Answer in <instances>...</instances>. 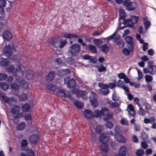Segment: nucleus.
<instances>
[{
	"instance_id": "nucleus-43",
	"label": "nucleus",
	"mask_w": 156,
	"mask_h": 156,
	"mask_svg": "<svg viewBox=\"0 0 156 156\" xmlns=\"http://www.w3.org/2000/svg\"><path fill=\"white\" fill-rule=\"evenodd\" d=\"M144 151L142 149L138 150L136 152V155L137 156H143L144 154Z\"/></svg>"
},
{
	"instance_id": "nucleus-63",
	"label": "nucleus",
	"mask_w": 156,
	"mask_h": 156,
	"mask_svg": "<svg viewBox=\"0 0 156 156\" xmlns=\"http://www.w3.org/2000/svg\"><path fill=\"white\" fill-rule=\"evenodd\" d=\"M126 76L124 73H119L118 75V77L121 79H124Z\"/></svg>"
},
{
	"instance_id": "nucleus-18",
	"label": "nucleus",
	"mask_w": 156,
	"mask_h": 156,
	"mask_svg": "<svg viewBox=\"0 0 156 156\" xmlns=\"http://www.w3.org/2000/svg\"><path fill=\"white\" fill-rule=\"evenodd\" d=\"M73 104L77 108L79 109L83 108L84 106L83 103L79 101H75Z\"/></svg>"
},
{
	"instance_id": "nucleus-17",
	"label": "nucleus",
	"mask_w": 156,
	"mask_h": 156,
	"mask_svg": "<svg viewBox=\"0 0 156 156\" xmlns=\"http://www.w3.org/2000/svg\"><path fill=\"white\" fill-rule=\"evenodd\" d=\"M8 58H2L0 61V65L2 67H5L8 66L9 64V61Z\"/></svg>"
},
{
	"instance_id": "nucleus-2",
	"label": "nucleus",
	"mask_w": 156,
	"mask_h": 156,
	"mask_svg": "<svg viewBox=\"0 0 156 156\" xmlns=\"http://www.w3.org/2000/svg\"><path fill=\"white\" fill-rule=\"evenodd\" d=\"M13 52L12 48L10 44L6 45L3 49V55L9 58Z\"/></svg>"
},
{
	"instance_id": "nucleus-31",
	"label": "nucleus",
	"mask_w": 156,
	"mask_h": 156,
	"mask_svg": "<svg viewBox=\"0 0 156 156\" xmlns=\"http://www.w3.org/2000/svg\"><path fill=\"white\" fill-rule=\"evenodd\" d=\"M0 95L1 97L5 103L9 104V98H8L4 94L1 93Z\"/></svg>"
},
{
	"instance_id": "nucleus-52",
	"label": "nucleus",
	"mask_w": 156,
	"mask_h": 156,
	"mask_svg": "<svg viewBox=\"0 0 156 156\" xmlns=\"http://www.w3.org/2000/svg\"><path fill=\"white\" fill-rule=\"evenodd\" d=\"M122 135V134L120 133L119 132H117L116 133L114 134V137L115 139L118 141Z\"/></svg>"
},
{
	"instance_id": "nucleus-35",
	"label": "nucleus",
	"mask_w": 156,
	"mask_h": 156,
	"mask_svg": "<svg viewBox=\"0 0 156 156\" xmlns=\"http://www.w3.org/2000/svg\"><path fill=\"white\" fill-rule=\"evenodd\" d=\"M116 44L120 48H122L125 46V43L124 41L121 39L118 41V42L116 43Z\"/></svg>"
},
{
	"instance_id": "nucleus-53",
	"label": "nucleus",
	"mask_w": 156,
	"mask_h": 156,
	"mask_svg": "<svg viewBox=\"0 0 156 156\" xmlns=\"http://www.w3.org/2000/svg\"><path fill=\"white\" fill-rule=\"evenodd\" d=\"M141 135L142 137V140L147 141V138L148 137V135L144 132L142 133Z\"/></svg>"
},
{
	"instance_id": "nucleus-14",
	"label": "nucleus",
	"mask_w": 156,
	"mask_h": 156,
	"mask_svg": "<svg viewBox=\"0 0 156 156\" xmlns=\"http://www.w3.org/2000/svg\"><path fill=\"white\" fill-rule=\"evenodd\" d=\"M126 42L130 46L134 47L133 39L132 37L130 36H126L125 38Z\"/></svg>"
},
{
	"instance_id": "nucleus-41",
	"label": "nucleus",
	"mask_w": 156,
	"mask_h": 156,
	"mask_svg": "<svg viewBox=\"0 0 156 156\" xmlns=\"http://www.w3.org/2000/svg\"><path fill=\"white\" fill-rule=\"evenodd\" d=\"M49 87L48 88L49 90L51 91H54L56 90V86L52 83H51L48 85L47 87Z\"/></svg>"
},
{
	"instance_id": "nucleus-10",
	"label": "nucleus",
	"mask_w": 156,
	"mask_h": 156,
	"mask_svg": "<svg viewBox=\"0 0 156 156\" xmlns=\"http://www.w3.org/2000/svg\"><path fill=\"white\" fill-rule=\"evenodd\" d=\"M122 88L126 92L125 94L127 96L128 99L129 101L132 100L133 98V95L130 93V91L129 88L126 86H124L122 87Z\"/></svg>"
},
{
	"instance_id": "nucleus-39",
	"label": "nucleus",
	"mask_w": 156,
	"mask_h": 156,
	"mask_svg": "<svg viewBox=\"0 0 156 156\" xmlns=\"http://www.w3.org/2000/svg\"><path fill=\"white\" fill-rule=\"evenodd\" d=\"M0 86L1 88L3 90H6L9 88V84L6 82L1 83Z\"/></svg>"
},
{
	"instance_id": "nucleus-26",
	"label": "nucleus",
	"mask_w": 156,
	"mask_h": 156,
	"mask_svg": "<svg viewBox=\"0 0 156 156\" xmlns=\"http://www.w3.org/2000/svg\"><path fill=\"white\" fill-rule=\"evenodd\" d=\"M119 20H125L126 15L125 11L124 9H121L119 11Z\"/></svg>"
},
{
	"instance_id": "nucleus-48",
	"label": "nucleus",
	"mask_w": 156,
	"mask_h": 156,
	"mask_svg": "<svg viewBox=\"0 0 156 156\" xmlns=\"http://www.w3.org/2000/svg\"><path fill=\"white\" fill-rule=\"evenodd\" d=\"M120 99V98L117 96L116 92L113 93L112 95V100L113 101H119Z\"/></svg>"
},
{
	"instance_id": "nucleus-1",
	"label": "nucleus",
	"mask_w": 156,
	"mask_h": 156,
	"mask_svg": "<svg viewBox=\"0 0 156 156\" xmlns=\"http://www.w3.org/2000/svg\"><path fill=\"white\" fill-rule=\"evenodd\" d=\"M81 48L80 44L75 43L68 48V52L70 53L72 56H75L80 51Z\"/></svg>"
},
{
	"instance_id": "nucleus-5",
	"label": "nucleus",
	"mask_w": 156,
	"mask_h": 156,
	"mask_svg": "<svg viewBox=\"0 0 156 156\" xmlns=\"http://www.w3.org/2000/svg\"><path fill=\"white\" fill-rule=\"evenodd\" d=\"M110 138L105 133H102L99 136V140L102 144L107 143Z\"/></svg>"
},
{
	"instance_id": "nucleus-34",
	"label": "nucleus",
	"mask_w": 156,
	"mask_h": 156,
	"mask_svg": "<svg viewBox=\"0 0 156 156\" xmlns=\"http://www.w3.org/2000/svg\"><path fill=\"white\" fill-rule=\"evenodd\" d=\"M28 99L27 94L25 93L22 94L19 98L20 101H26Z\"/></svg>"
},
{
	"instance_id": "nucleus-61",
	"label": "nucleus",
	"mask_w": 156,
	"mask_h": 156,
	"mask_svg": "<svg viewBox=\"0 0 156 156\" xmlns=\"http://www.w3.org/2000/svg\"><path fill=\"white\" fill-rule=\"evenodd\" d=\"M127 108L128 110H127L129 113L130 112V111L132 112L135 110L133 105L131 104L128 105Z\"/></svg>"
},
{
	"instance_id": "nucleus-58",
	"label": "nucleus",
	"mask_w": 156,
	"mask_h": 156,
	"mask_svg": "<svg viewBox=\"0 0 156 156\" xmlns=\"http://www.w3.org/2000/svg\"><path fill=\"white\" fill-rule=\"evenodd\" d=\"M28 156H35V152L31 149H29L27 152Z\"/></svg>"
},
{
	"instance_id": "nucleus-22",
	"label": "nucleus",
	"mask_w": 156,
	"mask_h": 156,
	"mask_svg": "<svg viewBox=\"0 0 156 156\" xmlns=\"http://www.w3.org/2000/svg\"><path fill=\"white\" fill-rule=\"evenodd\" d=\"M143 22L145 30L148 29L151 25V23L150 21L147 20L146 18H143Z\"/></svg>"
},
{
	"instance_id": "nucleus-60",
	"label": "nucleus",
	"mask_w": 156,
	"mask_h": 156,
	"mask_svg": "<svg viewBox=\"0 0 156 156\" xmlns=\"http://www.w3.org/2000/svg\"><path fill=\"white\" fill-rule=\"evenodd\" d=\"M84 37L86 41H88L89 43H90L94 38L93 37H89L86 35L84 36Z\"/></svg>"
},
{
	"instance_id": "nucleus-37",
	"label": "nucleus",
	"mask_w": 156,
	"mask_h": 156,
	"mask_svg": "<svg viewBox=\"0 0 156 156\" xmlns=\"http://www.w3.org/2000/svg\"><path fill=\"white\" fill-rule=\"evenodd\" d=\"M130 19H131V22H133L134 23L136 24L138 22L139 18L138 16L132 15L130 16Z\"/></svg>"
},
{
	"instance_id": "nucleus-6",
	"label": "nucleus",
	"mask_w": 156,
	"mask_h": 156,
	"mask_svg": "<svg viewBox=\"0 0 156 156\" xmlns=\"http://www.w3.org/2000/svg\"><path fill=\"white\" fill-rule=\"evenodd\" d=\"M55 76V71H50L47 75L45 80L48 83H50L53 81Z\"/></svg>"
},
{
	"instance_id": "nucleus-50",
	"label": "nucleus",
	"mask_w": 156,
	"mask_h": 156,
	"mask_svg": "<svg viewBox=\"0 0 156 156\" xmlns=\"http://www.w3.org/2000/svg\"><path fill=\"white\" fill-rule=\"evenodd\" d=\"M63 96L64 97L69 98L71 101H75V100L74 98L72 97L71 94H66V93H65Z\"/></svg>"
},
{
	"instance_id": "nucleus-7",
	"label": "nucleus",
	"mask_w": 156,
	"mask_h": 156,
	"mask_svg": "<svg viewBox=\"0 0 156 156\" xmlns=\"http://www.w3.org/2000/svg\"><path fill=\"white\" fill-rule=\"evenodd\" d=\"M2 37L4 41H10L12 37V33L8 30L4 31L2 34Z\"/></svg>"
},
{
	"instance_id": "nucleus-19",
	"label": "nucleus",
	"mask_w": 156,
	"mask_h": 156,
	"mask_svg": "<svg viewBox=\"0 0 156 156\" xmlns=\"http://www.w3.org/2000/svg\"><path fill=\"white\" fill-rule=\"evenodd\" d=\"M21 148L22 151H25L27 150L26 147L28 145V142L26 139H23L22 140L21 143Z\"/></svg>"
},
{
	"instance_id": "nucleus-64",
	"label": "nucleus",
	"mask_w": 156,
	"mask_h": 156,
	"mask_svg": "<svg viewBox=\"0 0 156 156\" xmlns=\"http://www.w3.org/2000/svg\"><path fill=\"white\" fill-rule=\"evenodd\" d=\"M107 122L106 124V126L107 128L109 129H111L113 126V123L111 122L106 121Z\"/></svg>"
},
{
	"instance_id": "nucleus-56",
	"label": "nucleus",
	"mask_w": 156,
	"mask_h": 156,
	"mask_svg": "<svg viewBox=\"0 0 156 156\" xmlns=\"http://www.w3.org/2000/svg\"><path fill=\"white\" fill-rule=\"evenodd\" d=\"M67 43V41L66 40H65L63 41H62L60 43V44L59 45V48L61 49L63 48L64 46Z\"/></svg>"
},
{
	"instance_id": "nucleus-36",
	"label": "nucleus",
	"mask_w": 156,
	"mask_h": 156,
	"mask_svg": "<svg viewBox=\"0 0 156 156\" xmlns=\"http://www.w3.org/2000/svg\"><path fill=\"white\" fill-rule=\"evenodd\" d=\"M101 111L102 116H105L109 112L108 108L106 107H102Z\"/></svg>"
},
{
	"instance_id": "nucleus-23",
	"label": "nucleus",
	"mask_w": 156,
	"mask_h": 156,
	"mask_svg": "<svg viewBox=\"0 0 156 156\" xmlns=\"http://www.w3.org/2000/svg\"><path fill=\"white\" fill-rule=\"evenodd\" d=\"M99 48H101V50L105 54H107L109 52V48L106 44L103 45Z\"/></svg>"
},
{
	"instance_id": "nucleus-33",
	"label": "nucleus",
	"mask_w": 156,
	"mask_h": 156,
	"mask_svg": "<svg viewBox=\"0 0 156 156\" xmlns=\"http://www.w3.org/2000/svg\"><path fill=\"white\" fill-rule=\"evenodd\" d=\"M103 126L101 125H99L97 126L95 129V133L97 134H101L102 132Z\"/></svg>"
},
{
	"instance_id": "nucleus-57",
	"label": "nucleus",
	"mask_w": 156,
	"mask_h": 156,
	"mask_svg": "<svg viewBox=\"0 0 156 156\" xmlns=\"http://www.w3.org/2000/svg\"><path fill=\"white\" fill-rule=\"evenodd\" d=\"M147 141H143L141 143V146L142 148L146 149L148 147V144L147 143Z\"/></svg>"
},
{
	"instance_id": "nucleus-30",
	"label": "nucleus",
	"mask_w": 156,
	"mask_h": 156,
	"mask_svg": "<svg viewBox=\"0 0 156 156\" xmlns=\"http://www.w3.org/2000/svg\"><path fill=\"white\" fill-rule=\"evenodd\" d=\"M24 117L25 119L27 121H30V124L31 125L33 122V119L30 114H26Z\"/></svg>"
},
{
	"instance_id": "nucleus-62",
	"label": "nucleus",
	"mask_w": 156,
	"mask_h": 156,
	"mask_svg": "<svg viewBox=\"0 0 156 156\" xmlns=\"http://www.w3.org/2000/svg\"><path fill=\"white\" fill-rule=\"evenodd\" d=\"M145 111L142 107H140L138 112L139 114L141 115L144 116L145 115Z\"/></svg>"
},
{
	"instance_id": "nucleus-38",
	"label": "nucleus",
	"mask_w": 156,
	"mask_h": 156,
	"mask_svg": "<svg viewBox=\"0 0 156 156\" xmlns=\"http://www.w3.org/2000/svg\"><path fill=\"white\" fill-rule=\"evenodd\" d=\"M15 69V68L13 65H12L8 67L7 71L9 73H12L14 75V70Z\"/></svg>"
},
{
	"instance_id": "nucleus-55",
	"label": "nucleus",
	"mask_w": 156,
	"mask_h": 156,
	"mask_svg": "<svg viewBox=\"0 0 156 156\" xmlns=\"http://www.w3.org/2000/svg\"><path fill=\"white\" fill-rule=\"evenodd\" d=\"M48 43L51 45L55 46V45L56 44L53 37L51 38L48 40Z\"/></svg>"
},
{
	"instance_id": "nucleus-44",
	"label": "nucleus",
	"mask_w": 156,
	"mask_h": 156,
	"mask_svg": "<svg viewBox=\"0 0 156 156\" xmlns=\"http://www.w3.org/2000/svg\"><path fill=\"white\" fill-rule=\"evenodd\" d=\"M106 116V117L104 118V119L105 121H108V120L113 118V115L112 114H109L108 113Z\"/></svg>"
},
{
	"instance_id": "nucleus-45",
	"label": "nucleus",
	"mask_w": 156,
	"mask_h": 156,
	"mask_svg": "<svg viewBox=\"0 0 156 156\" xmlns=\"http://www.w3.org/2000/svg\"><path fill=\"white\" fill-rule=\"evenodd\" d=\"M145 78L146 82L148 83L151 82L153 79L152 76L148 75L145 76Z\"/></svg>"
},
{
	"instance_id": "nucleus-32",
	"label": "nucleus",
	"mask_w": 156,
	"mask_h": 156,
	"mask_svg": "<svg viewBox=\"0 0 156 156\" xmlns=\"http://www.w3.org/2000/svg\"><path fill=\"white\" fill-rule=\"evenodd\" d=\"M94 113H95V115L93 113V118H101L102 116L101 110L100 111L99 109L96 110Z\"/></svg>"
},
{
	"instance_id": "nucleus-9",
	"label": "nucleus",
	"mask_w": 156,
	"mask_h": 156,
	"mask_svg": "<svg viewBox=\"0 0 156 156\" xmlns=\"http://www.w3.org/2000/svg\"><path fill=\"white\" fill-rule=\"evenodd\" d=\"M15 82H19L20 86H21V87L25 89H27L29 88V84L26 81L23 80L19 81V79H16Z\"/></svg>"
},
{
	"instance_id": "nucleus-3",
	"label": "nucleus",
	"mask_w": 156,
	"mask_h": 156,
	"mask_svg": "<svg viewBox=\"0 0 156 156\" xmlns=\"http://www.w3.org/2000/svg\"><path fill=\"white\" fill-rule=\"evenodd\" d=\"M136 3L135 2H129L125 6L126 10L129 11H133L136 14H138V11L136 10Z\"/></svg>"
},
{
	"instance_id": "nucleus-8",
	"label": "nucleus",
	"mask_w": 156,
	"mask_h": 156,
	"mask_svg": "<svg viewBox=\"0 0 156 156\" xmlns=\"http://www.w3.org/2000/svg\"><path fill=\"white\" fill-rule=\"evenodd\" d=\"M84 115L88 119H90L93 118V113L92 111L89 109H85L84 111Z\"/></svg>"
},
{
	"instance_id": "nucleus-24",
	"label": "nucleus",
	"mask_w": 156,
	"mask_h": 156,
	"mask_svg": "<svg viewBox=\"0 0 156 156\" xmlns=\"http://www.w3.org/2000/svg\"><path fill=\"white\" fill-rule=\"evenodd\" d=\"M30 105L27 103L24 104L22 106V110L25 112H28L30 109Z\"/></svg>"
},
{
	"instance_id": "nucleus-40",
	"label": "nucleus",
	"mask_w": 156,
	"mask_h": 156,
	"mask_svg": "<svg viewBox=\"0 0 156 156\" xmlns=\"http://www.w3.org/2000/svg\"><path fill=\"white\" fill-rule=\"evenodd\" d=\"M22 70V68L20 65H18L17 66L16 68L14 70V75L16 76L17 74L21 72Z\"/></svg>"
},
{
	"instance_id": "nucleus-25",
	"label": "nucleus",
	"mask_w": 156,
	"mask_h": 156,
	"mask_svg": "<svg viewBox=\"0 0 156 156\" xmlns=\"http://www.w3.org/2000/svg\"><path fill=\"white\" fill-rule=\"evenodd\" d=\"M10 88L14 91H17L20 88V85L15 82H13L10 85Z\"/></svg>"
},
{
	"instance_id": "nucleus-11",
	"label": "nucleus",
	"mask_w": 156,
	"mask_h": 156,
	"mask_svg": "<svg viewBox=\"0 0 156 156\" xmlns=\"http://www.w3.org/2000/svg\"><path fill=\"white\" fill-rule=\"evenodd\" d=\"M128 48L129 49L127 48H125L122 50V53L125 55H129L130 53L133 51L134 50V47L127 46Z\"/></svg>"
},
{
	"instance_id": "nucleus-42",
	"label": "nucleus",
	"mask_w": 156,
	"mask_h": 156,
	"mask_svg": "<svg viewBox=\"0 0 156 156\" xmlns=\"http://www.w3.org/2000/svg\"><path fill=\"white\" fill-rule=\"evenodd\" d=\"M98 86L102 89H107L108 88L109 85L107 84H104L102 83H100L98 84Z\"/></svg>"
},
{
	"instance_id": "nucleus-13",
	"label": "nucleus",
	"mask_w": 156,
	"mask_h": 156,
	"mask_svg": "<svg viewBox=\"0 0 156 156\" xmlns=\"http://www.w3.org/2000/svg\"><path fill=\"white\" fill-rule=\"evenodd\" d=\"M67 86L69 89H71L74 87L76 85V81L75 79L72 78L69 80L67 82Z\"/></svg>"
},
{
	"instance_id": "nucleus-12",
	"label": "nucleus",
	"mask_w": 156,
	"mask_h": 156,
	"mask_svg": "<svg viewBox=\"0 0 156 156\" xmlns=\"http://www.w3.org/2000/svg\"><path fill=\"white\" fill-rule=\"evenodd\" d=\"M127 151L126 147L125 146H122L119 148L118 153L120 156H126Z\"/></svg>"
},
{
	"instance_id": "nucleus-54",
	"label": "nucleus",
	"mask_w": 156,
	"mask_h": 156,
	"mask_svg": "<svg viewBox=\"0 0 156 156\" xmlns=\"http://www.w3.org/2000/svg\"><path fill=\"white\" fill-rule=\"evenodd\" d=\"M118 142L121 143H125L126 142V139L123 135H122Z\"/></svg>"
},
{
	"instance_id": "nucleus-27",
	"label": "nucleus",
	"mask_w": 156,
	"mask_h": 156,
	"mask_svg": "<svg viewBox=\"0 0 156 156\" xmlns=\"http://www.w3.org/2000/svg\"><path fill=\"white\" fill-rule=\"evenodd\" d=\"M95 67L97 68L98 71L100 73L105 72L106 71V67L104 66L102 64L97 66Z\"/></svg>"
},
{
	"instance_id": "nucleus-46",
	"label": "nucleus",
	"mask_w": 156,
	"mask_h": 156,
	"mask_svg": "<svg viewBox=\"0 0 156 156\" xmlns=\"http://www.w3.org/2000/svg\"><path fill=\"white\" fill-rule=\"evenodd\" d=\"M16 108H17L18 106H16ZM11 113L14 115L20 112V110L16 108L15 107H12L11 109Z\"/></svg>"
},
{
	"instance_id": "nucleus-59",
	"label": "nucleus",
	"mask_w": 156,
	"mask_h": 156,
	"mask_svg": "<svg viewBox=\"0 0 156 156\" xmlns=\"http://www.w3.org/2000/svg\"><path fill=\"white\" fill-rule=\"evenodd\" d=\"M8 58L16 61L18 60V56L16 55H13L12 56L11 55L10 57Z\"/></svg>"
},
{
	"instance_id": "nucleus-47",
	"label": "nucleus",
	"mask_w": 156,
	"mask_h": 156,
	"mask_svg": "<svg viewBox=\"0 0 156 156\" xmlns=\"http://www.w3.org/2000/svg\"><path fill=\"white\" fill-rule=\"evenodd\" d=\"M136 69L137 71L138 77L137 80H141L143 78V74L142 72L140 71L138 68H136Z\"/></svg>"
},
{
	"instance_id": "nucleus-49",
	"label": "nucleus",
	"mask_w": 156,
	"mask_h": 156,
	"mask_svg": "<svg viewBox=\"0 0 156 156\" xmlns=\"http://www.w3.org/2000/svg\"><path fill=\"white\" fill-rule=\"evenodd\" d=\"M8 77V76L4 73H0V80H5Z\"/></svg>"
},
{
	"instance_id": "nucleus-4",
	"label": "nucleus",
	"mask_w": 156,
	"mask_h": 156,
	"mask_svg": "<svg viewBox=\"0 0 156 156\" xmlns=\"http://www.w3.org/2000/svg\"><path fill=\"white\" fill-rule=\"evenodd\" d=\"M40 137L37 134H33L29 136V142L32 145L37 144L39 142Z\"/></svg>"
},
{
	"instance_id": "nucleus-28",
	"label": "nucleus",
	"mask_w": 156,
	"mask_h": 156,
	"mask_svg": "<svg viewBox=\"0 0 156 156\" xmlns=\"http://www.w3.org/2000/svg\"><path fill=\"white\" fill-rule=\"evenodd\" d=\"M26 124L24 122H22L16 126V129L18 130L22 131L26 127Z\"/></svg>"
},
{
	"instance_id": "nucleus-15",
	"label": "nucleus",
	"mask_w": 156,
	"mask_h": 156,
	"mask_svg": "<svg viewBox=\"0 0 156 156\" xmlns=\"http://www.w3.org/2000/svg\"><path fill=\"white\" fill-rule=\"evenodd\" d=\"M85 49L90 51L92 53H97V49L95 46L92 44H89L88 46H87Z\"/></svg>"
},
{
	"instance_id": "nucleus-16",
	"label": "nucleus",
	"mask_w": 156,
	"mask_h": 156,
	"mask_svg": "<svg viewBox=\"0 0 156 156\" xmlns=\"http://www.w3.org/2000/svg\"><path fill=\"white\" fill-rule=\"evenodd\" d=\"M89 98L91 105L92 107L94 108L97 107L98 104L97 99L96 98H92L91 97H89Z\"/></svg>"
},
{
	"instance_id": "nucleus-51",
	"label": "nucleus",
	"mask_w": 156,
	"mask_h": 156,
	"mask_svg": "<svg viewBox=\"0 0 156 156\" xmlns=\"http://www.w3.org/2000/svg\"><path fill=\"white\" fill-rule=\"evenodd\" d=\"M64 71L63 69L59 70L57 72V74L59 76H63L65 75Z\"/></svg>"
},
{
	"instance_id": "nucleus-29",
	"label": "nucleus",
	"mask_w": 156,
	"mask_h": 156,
	"mask_svg": "<svg viewBox=\"0 0 156 156\" xmlns=\"http://www.w3.org/2000/svg\"><path fill=\"white\" fill-rule=\"evenodd\" d=\"M93 41L94 43L96 45L98 48L100 47L99 46H100L103 43L102 41V39H101V38H95L93 40Z\"/></svg>"
},
{
	"instance_id": "nucleus-21",
	"label": "nucleus",
	"mask_w": 156,
	"mask_h": 156,
	"mask_svg": "<svg viewBox=\"0 0 156 156\" xmlns=\"http://www.w3.org/2000/svg\"><path fill=\"white\" fill-rule=\"evenodd\" d=\"M101 150L104 152L108 153L109 149V146L107 143L102 144L100 146Z\"/></svg>"
},
{
	"instance_id": "nucleus-20",
	"label": "nucleus",
	"mask_w": 156,
	"mask_h": 156,
	"mask_svg": "<svg viewBox=\"0 0 156 156\" xmlns=\"http://www.w3.org/2000/svg\"><path fill=\"white\" fill-rule=\"evenodd\" d=\"M63 37L66 38L71 39L72 38H79L77 34H74L68 33L65 34L63 35Z\"/></svg>"
}]
</instances>
